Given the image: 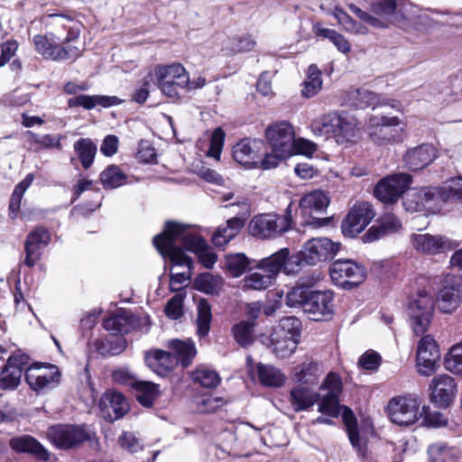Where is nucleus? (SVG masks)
<instances>
[{"label": "nucleus", "instance_id": "1", "mask_svg": "<svg viewBox=\"0 0 462 462\" xmlns=\"http://www.w3.org/2000/svg\"><path fill=\"white\" fill-rule=\"evenodd\" d=\"M153 245L163 258H168L173 266L192 267V260L177 245L180 243L187 251L194 253L199 263L208 269L214 266L217 254L199 235L189 232L188 226L176 222H167L164 231L153 237Z\"/></svg>", "mask_w": 462, "mask_h": 462}, {"label": "nucleus", "instance_id": "2", "mask_svg": "<svg viewBox=\"0 0 462 462\" xmlns=\"http://www.w3.org/2000/svg\"><path fill=\"white\" fill-rule=\"evenodd\" d=\"M48 17L51 19L49 25L52 31L33 37L36 51L44 59L56 61L79 57V49L71 42L79 39L81 23L68 14H50Z\"/></svg>", "mask_w": 462, "mask_h": 462}, {"label": "nucleus", "instance_id": "3", "mask_svg": "<svg viewBox=\"0 0 462 462\" xmlns=\"http://www.w3.org/2000/svg\"><path fill=\"white\" fill-rule=\"evenodd\" d=\"M168 346L171 352L152 349L145 354L147 366L160 376H166L179 363L183 367L189 366L197 355L195 344L190 339H173Z\"/></svg>", "mask_w": 462, "mask_h": 462}, {"label": "nucleus", "instance_id": "4", "mask_svg": "<svg viewBox=\"0 0 462 462\" xmlns=\"http://www.w3.org/2000/svg\"><path fill=\"white\" fill-rule=\"evenodd\" d=\"M300 322L295 317H285L270 335L269 347L278 358H288L297 349L300 336Z\"/></svg>", "mask_w": 462, "mask_h": 462}, {"label": "nucleus", "instance_id": "5", "mask_svg": "<svg viewBox=\"0 0 462 462\" xmlns=\"http://www.w3.org/2000/svg\"><path fill=\"white\" fill-rule=\"evenodd\" d=\"M365 127L370 140L379 146L400 143L404 137L405 124L397 116L373 115Z\"/></svg>", "mask_w": 462, "mask_h": 462}, {"label": "nucleus", "instance_id": "6", "mask_svg": "<svg viewBox=\"0 0 462 462\" xmlns=\"http://www.w3.org/2000/svg\"><path fill=\"white\" fill-rule=\"evenodd\" d=\"M156 84L162 94L180 99L189 86V74L180 63L158 65L154 69Z\"/></svg>", "mask_w": 462, "mask_h": 462}, {"label": "nucleus", "instance_id": "7", "mask_svg": "<svg viewBox=\"0 0 462 462\" xmlns=\"http://www.w3.org/2000/svg\"><path fill=\"white\" fill-rule=\"evenodd\" d=\"M339 395L327 393L319 401L318 411L330 418H337L342 411L343 421L346 427L347 435L351 445L358 452L362 450V441L359 436L356 419L353 411L346 406H340Z\"/></svg>", "mask_w": 462, "mask_h": 462}, {"label": "nucleus", "instance_id": "8", "mask_svg": "<svg viewBox=\"0 0 462 462\" xmlns=\"http://www.w3.org/2000/svg\"><path fill=\"white\" fill-rule=\"evenodd\" d=\"M448 194L443 187L422 188L410 194L403 201L406 210L418 212L427 210L435 213L448 202Z\"/></svg>", "mask_w": 462, "mask_h": 462}, {"label": "nucleus", "instance_id": "9", "mask_svg": "<svg viewBox=\"0 0 462 462\" xmlns=\"http://www.w3.org/2000/svg\"><path fill=\"white\" fill-rule=\"evenodd\" d=\"M434 301L426 291H420L408 303L407 313L411 327L416 336H421L427 332L433 317Z\"/></svg>", "mask_w": 462, "mask_h": 462}, {"label": "nucleus", "instance_id": "10", "mask_svg": "<svg viewBox=\"0 0 462 462\" xmlns=\"http://www.w3.org/2000/svg\"><path fill=\"white\" fill-rule=\"evenodd\" d=\"M291 222V204H290L284 216L263 214L254 217L250 222V229L254 236L271 238L288 231Z\"/></svg>", "mask_w": 462, "mask_h": 462}, {"label": "nucleus", "instance_id": "11", "mask_svg": "<svg viewBox=\"0 0 462 462\" xmlns=\"http://www.w3.org/2000/svg\"><path fill=\"white\" fill-rule=\"evenodd\" d=\"M329 273L332 282L343 289L356 287L365 278L364 267L349 259L335 261L330 266Z\"/></svg>", "mask_w": 462, "mask_h": 462}, {"label": "nucleus", "instance_id": "12", "mask_svg": "<svg viewBox=\"0 0 462 462\" xmlns=\"http://www.w3.org/2000/svg\"><path fill=\"white\" fill-rule=\"evenodd\" d=\"M420 402L414 396H399L393 398L387 406L390 420L397 425H411L415 423L420 414Z\"/></svg>", "mask_w": 462, "mask_h": 462}, {"label": "nucleus", "instance_id": "13", "mask_svg": "<svg viewBox=\"0 0 462 462\" xmlns=\"http://www.w3.org/2000/svg\"><path fill=\"white\" fill-rule=\"evenodd\" d=\"M374 217L375 211L371 203L357 201L342 221L343 235L347 237H355L368 226Z\"/></svg>", "mask_w": 462, "mask_h": 462}, {"label": "nucleus", "instance_id": "14", "mask_svg": "<svg viewBox=\"0 0 462 462\" xmlns=\"http://www.w3.org/2000/svg\"><path fill=\"white\" fill-rule=\"evenodd\" d=\"M339 243H335L327 237H317L308 240L300 251L303 263L316 265L321 262L332 259L340 248Z\"/></svg>", "mask_w": 462, "mask_h": 462}, {"label": "nucleus", "instance_id": "15", "mask_svg": "<svg viewBox=\"0 0 462 462\" xmlns=\"http://www.w3.org/2000/svg\"><path fill=\"white\" fill-rule=\"evenodd\" d=\"M411 183V175L407 173L389 175L376 184L374 194L384 203H394L409 189Z\"/></svg>", "mask_w": 462, "mask_h": 462}, {"label": "nucleus", "instance_id": "16", "mask_svg": "<svg viewBox=\"0 0 462 462\" xmlns=\"http://www.w3.org/2000/svg\"><path fill=\"white\" fill-rule=\"evenodd\" d=\"M143 325H149V318H137L128 310H118L103 321L104 328L115 336L129 333L135 328L143 329Z\"/></svg>", "mask_w": 462, "mask_h": 462}, {"label": "nucleus", "instance_id": "17", "mask_svg": "<svg viewBox=\"0 0 462 462\" xmlns=\"http://www.w3.org/2000/svg\"><path fill=\"white\" fill-rule=\"evenodd\" d=\"M46 435L50 441L60 448H72L88 439V433L82 427L69 424L51 426Z\"/></svg>", "mask_w": 462, "mask_h": 462}, {"label": "nucleus", "instance_id": "18", "mask_svg": "<svg viewBox=\"0 0 462 462\" xmlns=\"http://www.w3.org/2000/svg\"><path fill=\"white\" fill-rule=\"evenodd\" d=\"M440 360L439 346L430 335L420 338L417 346V368L420 374L430 376L438 366Z\"/></svg>", "mask_w": 462, "mask_h": 462}, {"label": "nucleus", "instance_id": "19", "mask_svg": "<svg viewBox=\"0 0 462 462\" xmlns=\"http://www.w3.org/2000/svg\"><path fill=\"white\" fill-rule=\"evenodd\" d=\"M60 373L56 365L42 366L34 364L25 372V381L34 391L52 388L60 382Z\"/></svg>", "mask_w": 462, "mask_h": 462}, {"label": "nucleus", "instance_id": "20", "mask_svg": "<svg viewBox=\"0 0 462 462\" xmlns=\"http://www.w3.org/2000/svg\"><path fill=\"white\" fill-rule=\"evenodd\" d=\"M265 136L273 151L293 152L295 132L289 122L281 121L269 125Z\"/></svg>", "mask_w": 462, "mask_h": 462}, {"label": "nucleus", "instance_id": "21", "mask_svg": "<svg viewBox=\"0 0 462 462\" xmlns=\"http://www.w3.org/2000/svg\"><path fill=\"white\" fill-rule=\"evenodd\" d=\"M462 293L461 282L458 277L447 274L443 281V286L437 297L438 308L444 313H451L459 305Z\"/></svg>", "mask_w": 462, "mask_h": 462}, {"label": "nucleus", "instance_id": "22", "mask_svg": "<svg viewBox=\"0 0 462 462\" xmlns=\"http://www.w3.org/2000/svg\"><path fill=\"white\" fill-rule=\"evenodd\" d=\"M430 399L439 408H447L453 402L457 385L455 380L448 374L436 375L430 385Z\"/></svg>", "mask_w": 462, "mask_h": 462}, {"label": "nucleus", "instance_id": "23", "mask_svg": "<svg viewBox=\"0 0 462 462\" xmlns=\"http://www.w3.org/2000/svg\"><path fill=\"white\" fill-rule=\"evenodd\" d=\"M99 408L105 420L114 421L128 411L129 404L121 393L107 391L100 398Z\"/></svg>", "mask_w": 462, "mask_h": 462}, {"label": "nucleus", "instance_id": "24", "mask_svg": "<svg viewBox=\"0 0 462 462\" xmlns=\"http://www.w3.org/2000/svg\"><path fill=\"white\" fill-rule=\"evenodd\" d=\"M50 241L51 235L43 226H37L31 231L24 245V263L29 267L34 266L41 258L42 250L48 245Z\"/></svg>", "mask_w": 462, "mask_h": 462}, {"label": "nucleus", "instance_id": "25", "mask_svg": "<svg viewBox=\"0 0 462 462\" xmlns=\"http://www.w3.org/2000/svg\"><path fill=\"white\" fill-rule=\"evenodd\" d=\"M411 244L416 251L427 254L446 253L454 247L447 237L430 234H414L411 236Z\"/></svg>", "mask_w": 462, "mask_h": 462}, {"label": "nucleus", "instance_id": "26", "mask_svg": "<svg viewBox=\"0 0 462 462\" xmlns=\"http://www.w3.org/2000/svg\"><path fill=\"white\" fill-rule=\"evenodd\" d=\"M334 294L331 291H311L304 304V312L312 315L313 319H319L333 312Z\"/></svg>", "mask_w": 462, "mask_h": 462}, {"label": "nucleus", "instance_id": "27", "mask_svg": "<svg viewBox=\"0 0 462 462\" xmlns=\"http://www.w3.org/2000/svg\"><path fill=\"white\" fill-rule=\"evenodd\" d=\"M436 158V148L432 144L423 143L409 149L403 156V162L410 171H419L429 166Z\"/></svg>", "mask_w": 462, "mask_h": 462}, {"label": "nucleus", "instance_id": "28", "mask_svg": "<svg viewBox=\"0 0 462 462\" xmlns=\"http://www.w3.org/2000/svg\"><path fill=\"white\" fill-rule=\"evenodd\" d=\"M334 138L339 144L354 142L358 134V122L356 116L347 113H336Z\"/></svg>", "mask_w": 462, "mask_h": 462}, {"label": "nucleus", "instance_id": "29", "mask_svg": "<svg viewBox=\"0 0 462 462\" xmlns=\"http://www.w3.org/2000/svg\"><path fill=\"white\" fill-rule=\"evenodd\" d=\"M402 227L399 218L393 214H388L381 217L378 224L372 226L362 239L365 243H372L386 236L400 232Z\"/></svg>", "mask_w": 462, "mask_h": 462}, {"label": "nucleus", "instance_id": "30", "mask_svg": "<svg viewBox=\"0 0 462 462\" xmlns=\"http://www.w3.org/2000/svg\"><path fill=\"white\" fill-rule=\"evenodd\" d=\"M263 143L257 140L243 139L233 147V157L236 162L249 167L257 164Z\"/></svg>", "mask_w": 462, "mask_h": 462}, {"label": "nucleus", "instance_id": "31", "mask_svg": "<svg viewBox=\"0 0 462 462\" xmlns=\"http://www.w3.org/2000/svg\"><path fill=\"white\" fill-rule=\"evenodd\" d=\"M345 103L356 108L372 107L386 105L381 96L365 88L350 89L346 96Z\"/></svg>", "mask_w": 462, "mask_h": 462}, {"label": "nucleus", "instance_id": "32", "mask_svg": "<svg viewBox=\"0 0 462 462\" xmlns=\"http://www.w3.org/2000/svg\"><path fill=\"white\" fill-rule=\"evenodd\" d=\"M124 101L116 96H100V95H79L68 100L69 107L82 106L85 109H92L97 105L103 107H109L122 104Z\"/></svg>", "mask_w": 462, "mask_h": 462}, {"label": "nucleus", "instance_id": "33", "mask_svg": "<svg viewBox=\"0 0 462 462\" xmlns=\"http://www.w3.org/2000/svg\"><path fill=\"white\" fill-rule=\"evenodd\" d=\"M9 445L17 452L31 453L43 461L49 459L47 449L37 439L29 435L12 438Z\"/></svg>", "mask_w": 462, "mask_h": 462}, {"label": "nucleus", "instance_id": "34", "mask_svg": "<svg viewBox=\"0 0 462 462\" xmlns=\"http://www.w3.org/2000/svg\"><path fill=\"white\" fill-rule=\"evenodd\" d=\"M320 394L307 386H296L291 390L290 403L295 411H306L319 399Z\"/></svg>", "mask_w": 462, "mask_h": 462}, {"label": "nucleus", "instance_id": "35", "mask_svg": "<svg viewBox=\"0 0 462 462\" xmlns=\"http://www.w3.org/2000/svg\"><path fill=\"white\" fill-rule=\"evenodd\" d=\"M289 254L288 248H282L272 255L258 261L255 266L275 280L277 274L282 271L284 261L288 258Z\"/></svg>", "mask_w": 462, "mask_h": 462}, {"label": "nucleus", "instance_id": "36", "mask_svg": "<svg viewBox=\"0 0 462 462\" xmlns=\"http://www.w3.org/2000/svg\"><path fill=\"white\" fill-rule=\"evenodd\" d=\"M244 226V220L239 217H232L226 225L218 226L212 236V242L216 246H223L233 239Z\"/></svg>", "mask_w": 462, "mask_h": 462}, {"label": "nucleus", "instance_id": "37", "mask_svg": "<svg viewBox=\"0 0 462 462\" xmlns=\"http://www.w3.org/2000/svg\"><path fill=\"white\" fill-rule=\"evenodd\" d=\"M329 204L327 195L320 190H315L303 196L300 200V207L304 214L313 211L321 213Z\"/></svg>", "mask_w": 462, "mask_h": 462}, {"label": "nucleus", "instance_id": "38", "mask_svg": "<svg viewBox=\"0 0 462 462\" xmlns=\"http://www.w3.org/2000/svg\"><path fill=\"white\" fill-rule=\"evenodd\" d=\"M332 15L344 31L352 34L365 35L369 32L368 28L361 23L354 20L344 9L335 7Z\"/></svg>", "mask_w": 462, "mask_h": 462}, {"label": "nucleus", "instance_id": "39", "mask_svg": "<svg viewBox=\"0 0 462 462\" xmlns=\"http://www.w3.org/2000/svg\"><path fill=\"white\" fill-rule=\"evenodd\" d=\"M81 165L84 169H88L94 162L97 153V145L90 138H80L73 144Z\"/></svg>", "mask_w": 462, "mask_h": 462}, {"label": "nucleus", "instance_id": "40", "mask_svg": "<svg viewBox=\"0 0 462 462\" xmlns=\"http://www.w3.org/2000/svg\"><path fill=\"white\" fill-rule=\"evenodd\" d=\"M319 363L311 357H307L305 361L295 368V380L301 383L313 384L319 378Z\"/></svg>", "mask_w": 462, "mask_h": 462}, {"label": "nucleus", "instance_id": "41", "mask_svg": "<svg viewBox=\"0 0 462 462\" xmlns=\"http://www.w3.org/2000/svg\"><path fill=\"white\" fill-rule=\"evenodd\" d=\"M138 402L146 408L152 406L154 401L160 396V385L149 381H141L134 387Z\"/></svg>", "mask_w": 462, "mask_h": 462}, {"label": "nucleus", "instance_id": "42", "mask_svg": "<svg viewBox=\"0 0 462 462\" xmlns=\"http://www.w3.org/2000/svg\"><path fill=\"white\" fill-rule=\"evenodd\" d=\"M256 371L260 383L268 387H279L285 382V376L273 365L258 364Z\"/></svg>", "mask_w": 462, "mask_h": 462}, {"label": "nucleus", "instance_id": "43", "mask_svg": "<svg viewBox=\"0 0 462 462\" xmlns=\"http://www.w3.org/2000/svg\"><path fill=\"white\" fill-rule=\"evenodd\" d=\"M100 181L106 189H116L127 182V175L120 167L109 165L100 173Z\"/></svg>", "mask_w": 462, "mask_h": 462}, {"label": "nucleus", "instance_id": "44", "mask_svg": "<svg viewBox=\"0 0 462 462\" xmlns=\"http://www.w3.org/2000/svg\"><path fill=\"white\" fill-rule=\"evenodd\" d=\"M195 288L207 294H218L223 286V279L220 276L209 273L199 274L194 282Z\"/></svg>", "mask_w": 462, "mask_h": 462}, {"label": "nucleus", "instance_id": "45", "mask_svg": "<svg viewBox=\"0 0 462 462\" xmlns=\"http://www.w3.org/2000/svg\"><path fill=\"white\" fill-rule=\"evenodd\" d=\"M322 88L321 71L314 64L309 66L307 79L302 84L301 94L310 98L318 94Z\"/></svg>", "mask_w": 462, "mask_h": 462}, {"label": "nucleus", "instance_id": "46", "mask_svg": "<svg viewBox=\"0 0 462 462\" xmlns=\"http://www.w3.org/2000/svg\"><path fill=\"white\" fill-rule=\"evenodd\" d=\"M254 323L240 321L232 327L231 332L235 341L242 347L251 346L254 341Z\"/></svg>", "mask_w": 462, "mask_h": 462}, {"label": "nucleus", "instance_id": "47", "mask_svg": "<svg viewBox=\"0 0 462 462\" xmlns=\"http://www.w3.org/2000/svg\"><path fill=\"white\" fill-rule=\"evenodd\" d=\"M336 113L324 114L315 118L310 125L313 134L319 136L334 137Z\"/></svg>", "mask_w": 462, "mask_h": 462}, {"label": "nucleus", "instance_id": "48", "mask_svg": "<svg viewBox=\"0 0 462 462\" xmlns=\"http://www.w3.org/2000/svg\"><path fill=\"white\" fill-rule=\"evenodd\" d=\"M315 33L325 39H328L338 51L347 54L351 51V45L347 39L333 29L323 28L319 24L314 26Z\"/></svg>", "mask_w": 462, "mask_h": 462}, {"label": "nucleus", "instance_id": "49", "mask_svg": "<svg viewBox=\"0 0 462 462\" xmlns=\"http://www.w3.org/2000/svg\"><path fill=\"white\" fill-rule=\"evenodd\" d=\"M197 331L199 337L208 334L212 320L211 307L205 299H200L197 305Z\"/></svg>", "mask_w": 462, "mask_h": 462}, {"label": "nucleus", "instance_id": "50", "mask_svg": "<svg viewBox=\"0 0 462 462\" xmlns=\"http://www.w3.org/2000/svg\"><path fill=\"white\" fill-rule=\"evenodd\" d=\"M430 462H454L455 451L445 442H436L428 448Z\"/></svg>", "mask_w": 462, "mask_h": 462}, {"label": "nucleus", "instance_id": "51", "mask_svg": "<svg viewBox=\"0 0 462 462\" xmlns=\"http://www.w3.org/2000/svg\"><path fill=\"white\" fill-rule=\"evenodd\" d=\"M250 263L246 255L242 253L228 254L225 259V266L233 277L241 276L246 271Z\"/></svg>", "mask_w": 462, "mask_h": 462}, {"label": "nucleus", "instance_id": "52", "mask_svg": "<svg viewBox=\"0 0 462 462\" xmlns=\"http://www.w3.org/2000/svg\"><path fill=\"white\" fill-rule=\"evenodd\" d=\"M26 135L29 143L37 144L39 146L37 149H51L54 147L59 150L61 149V136L60 134L39 135L32 131H28Z\"/></svg>", "mask_w": 462, "mask_h": 462}, {"label": "nucleus", "instance_id": "53", "mask_svg": "<svg viewBox=\"0 0 462 462\" xmlns=\"http://www.w3.org/2000/svg\"><path fill=\"white\" fill-rule=\"evenodd\" d=\"M21 377L20 368H14L6 364L0 374V388L3 390H14L18 387Z\"/></svg>", "mask_w": 462, "mask_h": 462}, {"label": "nucleus", "instance_id": "54", "mask_svg": "<svg viewBox=\"0 0 462 462\" xmlns=\"http://www.w3.org/2000/svg\"><path fill=\"white\" fill-rule=\"evenodd\" d=\"M266 273L264 274L254 272L246 275L243 280V286L245 289H252L256 291L265 290L273 282Z\"/></svg>", "mask_w": 462, "mask_h": 462}, {"label": "nucleus", "instance_id": "55", "mask_svg": "<svg viewBox=\"0 0 462 462\" xmlns=\"http://www.w3.org/2000/svg\"><path fill=\"white\" fill-rule=\"evenodd\" d=\"M310 292L311 290L298 284L287 293L286 304L292 308L300 307L304 310V304L308 300Z\"/></svg>", "mask_w": 462, "mask_h": 462}, {"label": "nucleus", "instance_id": "56", "mask_svg": "<svg viewBox=\"0 0 462 462\" xmlns=\"http://www.w3.org/2000/svg\"><path fill=\"white\" fill-rule=\"evenodd\" d=\"M192 377L195 383L206 388L216 387L220 382L217 373L208 368L197 369Z\"/></svg>", "mask_w": 462, "mask_h": 462}, {"label": "nucleus", "instance_id": "57", "mask_svg": "<svg viewBox=\"0 0 462 462\" xmlns=\"http://www.w3.org/2000/svg\"><path fill=\"white\" fill-rule=\"evenodd\" d=\"M446 368L455 374H462V342L453 346L445 358Z\"/></svg>", "mask_w": 462, "mask_h": 462}, {"label": "nucleus", "instance_id": "58", "mask_svg": "<svg viewBox=\"0 0 462 462\" xmlns=\"http://www.w3.org/2000/svg\"><path fill=\"white\" fill-rule=\"evenodd\" d=\"M225 141V133L217 127L214 130L210 139L209 149L208 151V156L212 157L216 160H219L222 148Z\"/></svg>", "mask_w": 462, "mask_h": 462}, {"label": "nucleus", "instance_id": "59", "mask_svg": "<svg viewBox=\"0 0 462 462\" xmlns=\"http://www.w3.org/2000/svg\"><path fill=\"white\" fill-rule=\"evenodd\" d=\"M256 42L254 39L248 34H245L238 37H234L230 41V51L232 53H240L252 51Z\"/></svg>", "mask_w": 462, "mask_h": 462}, {"label": "nucleus", "instance_id": "60", "mask_svg": "<svg viewBox=\"0 0 462 462\" xmlns=\"http://www.w3.org/2000/svg\"><path fill=\"white\" fill-rule=\"evenodd\" d=\"M152 82V77L151 75L145 76L133 92L131 100L140 105L143 104L149 97Z\"/></svg>", "mask_w": 462, "mask_h": 462}, {"label": "nucleus", "instance_id": "61", "mask_svg": "<svg viewBox=\"0 0 462 462\" xmlns=\"http://www.w3.org/2000/svg\"><path fill=\"white\" fill-rule=\"evenodd\" d=\"M396 7V0H374L370 4V10L380 16L393 14Z\"/></svg>", "mask_w": 462, "mask_h": 462}, {"label": "nucleus", "instance_id": "62", "mask_svg": "<svg viewBox=\"0 0 462 462\" xmlns=\"http://www.w3.org/2000/svg\"><path fill=\"white\" fill-rule=\"evenodd\" d=\"M381 364V356L374 351L368 350L363 354L358 360L359 366L364 370L375 371Z\"/></svg>", "mask_w": 462, "mask_h": 462}, {"label": "nucleus", "instance_id": "63", "mask_svg": "<svg viewBox=\"0 0 462 462\" xmlns=\"http://www.w3.org/2000/svg\"><path fill=\"white\" fill-rule=\"evenodd\" d=\"M182 294L174 295L165 306V314L171 319H177L182 315Z\"/></svg>", "mask_w": 462, "mask_h": 462}, {"label": "nucleus", "instance_id": "64", "mask_svg": "<svg viewBox=\"0 0 462 462\" xmlns=\"http://www.w3.org/2000/svg\"><path fill=\"white\" fill-rule=\"evenodd\" d=\"M443 189H446L448 196V201H462V177L458 176L448 180Z\"/></svg>", "mask_w": 462, "mask_h": 462}]
</instances>
